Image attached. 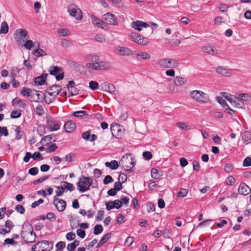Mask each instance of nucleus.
I'll return each instance as SVG.
<instances>
[{"label":"nucleus","mask_w":251,"mask_h":251,"mask_svg":"<svg viewBox=\"0 0 251 251\" xmlns=\"http://www.w3.org/2000/svg\"><path fill=\"white\" fill-rule=\"evenodd\" d=\"M190 95L193 100L200 103H206L209 100L208 96L205 93L201 91H191L190 92Z\"/></svg>","instance_id":"obj_3"},{"label":"nucleus","mask_w":251,"mask_h":251,"mask_svg":"<svg viewBox=\"0 0 251 251\" xmlns=\"http://www.w3.org/2000/svg\"><path fill=\"white\" fill-rule=\"evenodd\" d=\"M242 139L247 144L251 143V133L249 131H245L242 134Z\"/></svg>","instance_id":"obj_26"},{"label":"nucleus","mask_w":251,"mask_h":251,"mask_svg":"<svg viewBox=\"0 0 251 251\" xmlns=\"http://www.w3.org/2000/svg\"><path fill=\"white\" fill-rule=\"evenodd\" d=\"M114 179L113 178L109 175H107L105 176V178L103 179V183L104 184H107L109 183H111L113 182Z\"/></svg>","instance_id":"obj_60"},{"label":"nucleus","mask_w":251,"mask_h":251,"mask_svg":"<svg viewBox=\"0 0 251 251\" xmlns=\"http://www.w3.org/2000/svg\"><path fill=\"white\" fill-rule=\"evenodd\" d=\"M111 131L113 136L120 135L122 131L120 124L112 125L111 126Z\"/></svg>","instance_id":"obj_24"},{"label":"nucleus","mask_w":251,"mask_h":251,"mask_svg":"<svg viewBox=\"0 0 251 251\" xmlns=\"http://www.w3.org/2000/svg\"><path fill=\"white\" fill-rule=\"evenodd\" d=\"M178 61L174 58H163L159 60L157 62V65L163 68H176L179 65Z\"/></svg>","instance_id":"obj_5"},{"label":"nucleus","mask_w":251,"mask_h":251,"mask_svg":"<svg viewBox=\"0 0 251 251\" xmlns=\"http://www.w3.org/2000/svg\"><path fill=\"white\" fill-rule=\"evenodd\" d=\"M112 201L114 208L119 209L121 207L122 205V202L121 201L119 200H116Z\"/></svg>","instance_id":"obj_57"},{"label":"nucleus","mask_w":251,"mask_h":251,"mask_svg":"<svg viewBox=\"0 0 251 251\" xmlns=\"http://www.w3.org/2000/svg\"><path fill=\"white\" fill-rule=\"evenodd\" d=\"M239 193L246 196L251 192V188L245 183H241L238 188Z\"/></svg>","instance_id":"obj_21"},{"label":"nucleus","mask_w":251,"mask_h":251,"mask_svg":"<svg viewBox=\"0 0 251 251\" xmlns=\"http://www.w3.org/2000/svg\"><path fill=\"white\" fill-rule=\"evenodd\" d=\"M104 19L107 21L110 25H117L118 19L114 15L110 13H106L103 16Z\"/></svg>","instance_id":"obj_16"},{"label":"nucleus","mask_w":251,"mask_h":251,"mask_svg":"<svg viewBox=\"0 0 251 251\" xmlns=\"http://www.w3.org/2000/svg\"><path fill=\"white\" fill-rule=\"evenodd\" d=\"M136 58L138 59H149L151 58L150 54L141 51L136 54Z\"/></svg>","instance_id":"obj_33"},{"label":"nucleus","mask_w":251,"mask_h":251,"mask_svg":"<svg viewBox=\"0 0 251 251\" xmlns=\"http://www.w3.org/2000/svg\"><path fill=\"white\" fill-rule=\"evenodd\" d=\"M111 233H107L105 234L100 239V241L96 246V248L98 249L100 246H101L103 244L105 243L111 237Z\"/></svg>","instance_id":"obj_27"},{"label":"nucleus","mask_w":251,"mask_h":251,"mask_svg":"<svg viewBox=\"0 0 251 251\" xmlns=\"http://www.w3.org/2000/svg\"><path fill=\"white\" fill-rule=\"evenodd\" d=\"M130 38L133 42L143 46L147 44V41L145 40V38L137 33H131Z\"/></svg>","instance_id":"obj_11"},{"label":"nucleus","mask_w":251,"mask_h":251,"mask_svg":"<svg viewBox=\"0 0 251 251\" xmlns=\"http://www.w3.org/2000/svg\"><path fill=\"white\" fill-rule=\"evenodd\" d=\"M143 156L147 160H150L152 157L151 153L148 151L143 152Z\"/></svg>","instance_id":"obj_59"},{"label":"nucleus","mask_w":251,"mask_h":251,"mask_svg":"<svg viewBox=\"0 0 251 251\" xmlns=\"http://www.w3.org/2000/svg\"><path fill=\"white\" fill-rule=\"evenodd\" d=\"M15 209L20 214H24L25 211V209L24 206L21 204H18L15 207Z\"/></svg>","instance_id":"obj_62"},{"label":"nucleus","mask_w":251,"mask_h":251,"mask_svg":"<svg viewBox=\"0 0 251 251\" xmlns=\"http://www.w3.org/2000/svg\"><path fill=\"white\" fill-rule=\"evenodd\" d=\"M55 98L56 97H54L53 96H50L47 92H46L44 95V99L46 103L47 104H50L53 102L55 100Z\"/></svg>","instance_id":"obj_38"},{"label":"nucleus","mask_w":251,"mask_h":251,"mask_svg":"<svg viewBox=\"0 0 251 251\" xmlns=\"http://www.w3.org/2000/svg\"><path fill=\"white\" fill-rule=\"evenodd\" d=\"M67 11L71 16L75 17L77 20H80L83 18L82 11L75 4H69Z\"/></svg>","instance_id":"obj_7"},{"label":"nucleus","mask_w":251,"mask_h":251,"mask_svg":"<svg viewBox=\"0 0 251 251\" xmlns=\"http://www.w3.org/2000/svg\"><path fill=\"white\" fill-rule=\"evenodd\" d=\"M92 184V180L88 177L82 176L79 179L77 185L78 190L83 193L88 190Z\"/></svg>","instance_id":"obj_6"},{"label":"nucleus","mask_w":251,"mask_h":251,"mask_svg":"<svg viewBox=\"0 0 251 251\" xmlns=\"http://www.w3.org/2000/svg\"><path fill=\"white\" fill-rule=\"evenodd\" d=\"M49 177V176H44L43 177H41L35 181H33V183L34 185H37L40 183L42 182L43 181H45V180L47 179Z\"/></svg>","instance_id":"obj_58"},{"label":"nucleus","mask_w":251,"mask_h":251,"mask_svg":"<svg viewBox=\"0 0 251 251\" xmlns=\"http://www.w3.org/2000/svg\"><path fill=\"white\" fill-rule=\"evenodd\" d=\"M100 56L97 55H89L88 56V61L91 62V63L97 62L100 60Z\"/></svg>","instance_id":"obj_44"},{"label":"nucleus","mask_w":251,"mask_h":251,"mask_svg":"<svg viewBox=\"0 0 251 251\" xmlns=\"http://www.w3.org/2000/svg\"><path fill=\"white\" fill-rule=\"evenodd\" d=\"M103 231V227L100 225H96L94 228V234L98 235L101 233Z\"/></svg>","instance_id":"obj_42"},{"label":"nucleus","mask_w":251,"mask_h":251,"mask_svg":"<svg viewBox=\"0 0 251 251\" xmlns=\"http://www.w3.org/2000/svg\"><path fill=\"white\" fill-rule=\"evenodd\" d=\"M119 53L123 56H127L131 53V50L128 48L120 47L118 50Z\"/></svg>","instance_id":"obj_31"},{"label":"nucleus","mask_w":251,"mask_h":251,"mask_svg":"<svg viewBox=\"0 0 251 251\" xmlns=\"http://www.w3.org/2000/svg\"><path fill=\"white\" fill-rule=\"evenodd\" d=\"M238 98H239V99L240 100L242 101H248L250 100L251 97L249 94L247 93H243L239 94L238 96Z\"/></svg>","instance_id":"obj_39"},{"label":"nucleus","mask_w":251,"mask_h":251,"mask_svg":"<svg viewBox=\"0 0 251 251\" xmlns=\"http://www.w3.org/2000/svg\"><path fill=\"white\" fill-rule=\"evenodd\" d=\"M243 165L245 167L251 166V158L250 157H246L244 160Z\"/></svg>","instance_id":"obj_63"},{"label":"nucleus","mask_w":251,"mask_h":251,"mask_svg":"<svg viewBox=\"0 0 251 251\" xmlns=\"http://www.w3.org/2000/svg\"><path fill=\"white\" fill-rule=\"evenodd\" d=\"M36 114L39 116L44 115L45 112L43 107L41 105H38L35 108Z\"/></svg>","instance_id":"obj_45"},{"label":"nucleus","mask_w":251,"mask_h":251,"mask_svg":"<svg viewBox=\"0 0 251 251\" xmlns=\"http://www.w3.org/2000/svg\"><path fill=\"white\" fill-rule=\"evenodd\" d=\"M188 191L186 189L181 188L180 190L178 192L177 197H184L187 195Z\"/></svg>","instance_id":"obj_52"},{"label":"nucleus","mask_w":251,"mask_h":251,"mask_svg":"<svg viewBox=\"0 0 251 251\" xmlns=\"http://www.w3.org/2000/svg\"><path fill=\"white\" fill-rule=\"evenodd\" d=\"M21 115V110H13L11 113L10 117L11 118L16 119L20 117Z\"/></svg>","instance_id":"obj_47"},{"label":"nucleus","mask_w":251,"mask_h":251,"mask_svg":"<svg viewBox=\"0 0 251 251\" xmlns=\"http://www.w3.org/2000/svg\"><path fill=\"white\" fill-rule=\"evenodd\" d=\"M91 20L92 21L93 24L94 25L102 29H106L107 24L105 22L101 21L95 15H91Z\"/></svg>","instance_id":"obj_13"},{"label":"nucleus","mask_w":251,"mask_h":251,"mask_svg":"<svg viewBox=\"0 0 251 251\" xmlns=\"http://www.w3.org/2000/svg\"><path fill=\"white\" fill-rule=\"evenodd\" d=\"M33 54H34L37 57H41L43 56L47 55V53L45 52V51L41 49H40L39 48V43L38 44V49H36L34 52Z\"/></svg>","instance_id":"obj_34"},{"label":"nucleus","mask_w":251,"mask_h":251,"mask_svg":"<svg viewBox=\"0 0 251 251\" xmlns=\"http://www.w3.org/2000/svg\"><path fill=\"white\" fill-rule=\"evenodd\" d=\"M52 136L53 135H50L44 136L41 141V143L43 145H45L46 144H49V143H50L52 141L55 142L56 139H52Z\"/></svg>","instance_id":"obj_29"},{"label":"nucleus","mask_w":251,"mask_h":251,"mask_svg":"<svg viewBox=\"0 0 251 251\" xmlns=\"http://www.w3.org/2000/svg\"><path fill=\"white\" fill-rule=\"evenodd\" d=\"M61 90V87L59 85H52L48 88L46 91L50 96L56 97Z\"/></svg>","instance_id":"obj_15"},{"label":"nucleus","mask_w":251,"mask_h":251,"mask_svg":"<svg viewBox=\"0 0 251 251\" xmlns=\"http://www.w3.org/2000/svg\"><path fill=\"white\" fill-rule=\"evenodd\" d=\"M27 230L21 232V236L26 243H33L35 241L36 234L33 231L31 225L27 224L25 225Z\"/></svg>","instance_id":"obj_2"},{"label":"nucleus","mask_w":251,"mask_h":251,"mask_svg":"<svg viewBox=\"0 0 251 251\" xmlns=\"http://www.w3.org/2000/svg\"><path fill=\"white\" fill-rule=\"evenodd\" d=\"M47 75V74H44L41 76L35 77L34 78V83L38 85L43 84L46 80Z\"/></svg>","instance_id":"obj_25"},{"label":"nucleus","mask_w":251,"mask_h":251,"mask_svg":"<svg viewBox=\"0 0 251 251\" xmlns=\"http://www.w3.org/2000/svg\"><path fill=\"white\" fill-rule=\"evenodd\" d=\"M225 97L233 106L241 108L244 107V102L239 100L238 97L228 94H226Z\"/></svg>","instance_id":"obj_9"},{"label":"nucleus","mask_w":251,"mask_h":251,"mask_svg":"<svg viewBox=\"0 0 251 251\" xmlns=\"http://www.w3.org/2000/svg\"><path fill=\"white\" fill-rule=\"evenodd\" d=\"M56 197H60L63 195L64 193V188H63V186H58L57 187V190L56 191Z\"/></svg>","instance_id":"obj_56"},{"label":"nucleus","mask_w":251,"mask_h":251,"mask_svg":"<svg viewBox=\"0 0 251 251\" xmlns=\"http://www.w3.org/2000/svg\"><path fill=\"white\" fill-rule=\"evenodd\" d=\"M75 237V234L73 232H70L68 233L66 236V239L68 241H72L74 240Z\"/></svg>","instance_id":"obj_55"},{"label":"nucleus","mask_w":251,"mask_h":251,"mask_svg":"<svg viewBox=\"0 0 251 251\" xmlns=\"http://www.w3.org/2000/svg\"><path fill=\"white\" fill-rule=\"evenodd\" d=\"M15 39L17 43L21 44L22 42H24L29 37H28L27 32L25 29H18L16 31L15 33Z\"/></svg>","instance_id":"obj_8"},{"label":"nucleus","mask_w":251,"mask_h":251,"mask_svg":"<svg viewBox=\"0 0 251 251\" xmlns=\"http://www.w3.org/2000/svg\"><path fill=\"white\" fill-rule=\"evenodd\" d=\"M57 33L62 36H67L70 34V31L67 28L59 29L57 30Z\"/></svg>","instance_id":"obj_40"},{"label":"nucleus","mask_w":251,"mask_h":251,"mask_svg":"<svg viewBox=\"0 0 251 251\" xmlns=\"http://www.w3.org/2000/svg\"><path fill=\"white\" fill-rule=\"evenodd\" d=\"M89 87L93 90H97L99 87V84L95 81H91L89 82Z\"/></svg>","instance_id":"obj_51"},{"label":"nucleus","mask_w":251,"mask_h":251,"mask_svg":"<svg viewBox=\"0 0 251 251\" xmlns=\"http://www.w3.org/2000/svg\"><path fill=\"white\" fill-rule=\"evenodd\" d=\"M88 115L87 112L85 111H78L74 112L73 116L76 117L82 118Z\"/></svg>","instance_id":"obj_37"},{"label":"nucleus","mask_w":251,"mask_h":251,"mask_svg":"<svg viewBox=\"0 0 251 251\" xmlns=\"http://www.w3.org/2000/svg\"><path fill=\"white\" fill-rule=\"evenodd\" d=\"M63 184L62 185L63 188L64 189H67V190L73 191L75 190V187H74L73 184L69 183L66 181H63Z\"/></svg>","instance_id":"obj_41"},{"label":"nucleus","mask_w":251,"mask_h":251,"mask_svg":"<svg viewBox=\"0 0 251 251\" xmlns=\"http://www.w3.org/2000/svg\"><path fill=\"white\" fill-rule=\"evenodd\" d=\"M53 204L56 207L57 210L59 212L63 211L66 206V203L65 201L56 198V197L53 198Z\"/></svg>","instance_id":"obj_12"},{"label":"nucleus","mask_w":251,"mask_h":251,"mask_svg":"<svg viewBox=\"0 0 251 251\" xmlns=\"http://www.w3.org/2000/svg\"><path fill=\"white\" fill-rule=\"evenodd\" d=\"M176 126L180 128L188 130V126L185 123L183 122H177L176 123Z\"/></svg>","instance_id":"obj_53"},{"label":"nucleus","mask_w":251,"mask_h":251,"mask_svg":"<svg viewBox=\"0 0 251 251\" xmlns=\"http://www.w3.org/2000/svg\"><path fill=\"white\" fill-rule=\"evenodd\" d=\"M118 180L119 181H121L122 183L125 182L127 180V176L124 173H121L119 176Z\"/></svg>","instance_id":"obj_61"},{"label":"nucleus","mask_w":251,"mask_h":251,"mask_svg":"<svg viewBox=\"0 0 251 251\" xmlns=\"http://www.w3.org/2000/svg\"><path fill=\"white\" fill-rule=\"evenodd\" d=\"M64 127L66 132L70 133L75 130L76 127V126L74 122L69 121L65 123Z\"/></svg>","instance_id":"obj_22"},{"label":"nucleus","mask_w":251,"mask_h":251,"mask_svg":"<svg viewBox=\"0 0 251 251\" xmlns=\"http://www.w3.org/2000/svg\"><path fill=\"white\" fill-rule=\"evenodd\" d=\"M26 41L24 45V46L27 50H30L34 47V43L30 40H26Z\"/></svg>","instance_id":"obj_46"},{"label":"nucleus","mask_w":251,"mask_h":251,"mask_svg":"<svg viewBox=\"0 0 251 251\" xmlns=\"http://www.w3.org/2000/svg\"><path fill=\"white\" fill-rule=\"evenodd\" d=\"M32 89H30L29 88H26L24 87L23 90L21 91V94L24 97H27L28 98L30 96V94L32 92Z\"/></svg>","instance_id":"obj_43"},{"label":"nucleus","mask_w":251,"mask_h":251,"mask_svg":"<svg viewBox=\"0 0 251 251\" xmlns=\"http://www.w3.org/2000/svg\"><path fill=\"white\" fill-rule=\"evenodd\" d=\"M216 71L218 74L225 77L230 76L232 75L231 70L224 66H219L217 67L216 68Z\"/></svg>","instance_id":"obj_14"},{"label":"nucleus","mask_w":251,"mask_h":251,"mask_svg":"<svg viewBox=\"0 0 251 251\" xmlns=\"http://www.w3.org/2000/svg\"><path fill=\"white\" fill-rule=\"evenodd\" d=\"M69 93H70L71 96L76 95L78 94L79 90L75 86L71 87V89L69 88Z\"/></svg>","instance_id":"obj_50"},{"label":"nucleus","mask_w":251,"mask_h":251,"mask_svg":"<svg viewBox=\"0 0 251 251\" xmlns=\"http://www.w3.org/2000/svg\"><path fill=\"white\" fill-rule=\"evenodd\" d=\"M41 92L37 90L32 89V92L30 94L29 99L31 101L40 102L42 101L40 99Z\"/></svg>","instance_id":"obj_20"},{"label":"nucleus","mask_w":251,"mask_h":251,"mask_svg":"<svg viewBox=\"0 0 251 251\" xmlns=\"http://www.w3.org/2000/svg\"><path fill=\"white\" fill-rule=\"evenodd\" d=\"M38 169L37 167H33L28 170V173L32 176L36 175L38 173Z\"/></svg>","instance_id":"obj_64"},{"label":"nucleus","mask_w":251,"mask_h":251,"mask_svg":"<svg viewBox=\"0 0 251 251\" xmlns=\"http://www.w3.org/2000/svg\"><path fill=\"white\" fill-rule=\"evenodd\" d=\"M101 87L102 90L108 92L112 94H114L116 91L115 86L107 82L102 83L101 84Z\"/></svg>","instance_id":"obj_19"},{"label":"nucleus","mask_w":251,"mask_h":251,"mask_svg":"<svg viewBox=\"0 0 251 251\" xmlns=\"http://www.w3.org/2000/svg\"><path fill=\"white\" fill-rule=\"evenodd\" d=\"M95 39L99 42H102L105 41L104 36L102 34H98L95 36Z\"/></svg>","instance_id":"obj_54"},{"label":"nucleus","mask_w":251,"mask_h":251,"mask_svg":"<svg viewBox=\"0 0 251 251\" xmlns=\"http://www.w3.org/2000/svg\"><path fill=\"white\" fill-rule=\"evenodd\" d=\"M130 25L132 28L138 31H141L143 27L146 28L149 26L147 23L139 20L132 22Z\"/></svg>","instance_id":"obj_17"},{"label":"nucleus","mask_w":251,"mask_h":251,"mask_svg":"<svg viewBox=\"0 0 251 251\" xmlns=\"http://www.w3.org/2000/svg\"><path fill=\"white\" fill-rule=\"evenodd\" d=\"M124 219L125 216L123 214L120 213L117 215L116 223L118 225H121L125 222Z\"/></svg>","instance_id":"obj_49"},{"label":"nucleus","mask_w":251,"mask_h":251,"mask_svg":"<svg viewBox=\"0 0 251 251\" xmlns=\"http://www.w3.org/2000/svg\"><path fill=\"white\" fill-rule=\"evenodd\" d=\"M105 165L111 170H116L119 167L118 162L116 160H112L110 162H106Z\"/></svg>","instance_id":"obj_30"},{"label":"nucleus","mask_w":251,"mask_h":251,"mask_svg":"<svg viewBox=\"0 0 251 251\" xmlns=\"http://www.w3.org/2000/svg\"><path fill=\"white\" fill-rule=\"evenodd\" d=\"M151 177L155 179L160 178V175L158 174V170L155 168H152L151 170Z\"/></svg>","instance_id":"obj_48"},{"label":"nucleus","mask_w":251,"mask_h":251,"mask_svg":"<svg viewBox=\"0 0 251 251\" xmlns=\"http://www.w3.org/2000/svg\"><path fill=\"white\" fill-rule=\"evenodd\" d=\"M217 100L218 101V102L222 105L224 108H225L226 110H229L231 111H233V113L235 112V110H232V109L230 108L228 105L226 103L225 100H224L222 97H217Z\"/></svg>","instance_id":"obj_28"},{"label":"nucleus","mask_w":251,"mask_h":251,"mask_svg":"<svg viewBox=\"0 0 251 251\" xmlns=\"http://www.w3.org/2000/svg\"><path fill=\"white\" fill-rule=\"evenodd\" d=\"M202 50L203 51L212 55H216L218 53V50L212 46H205L203 47Z\"/></svg>","instance_id":"obj_23"},{"label":"nucleus","mask_w":251,"mask_h":251,"mask_svg":"<svg viewBox=\"0 0 251 251\" xmlns=\"http://www.w3.org/2000/svg\"><path fill=\"white\" fill-rule=\"evenodd\" d=\"M120 164L126 171H130L135 166V162L132 155L129 154L123 156Z\"/></svg>","instance_id":"obj_4"},{"label":"nucleus","mask_w":251,"mask_h":251,"mask_svg":"<svg viewBox=\"0 0 251 251\" xmlns=\"http://www.w3.org/2000/svg\"><path fill=\"white\" fill-rule=\"evenodd\" d=\"M8 31V25L6 22H3L1 23L0 33L6 34Z\"/></svg>","instance_id":"obj_36"},{"label":"nucleus","mask_w":251,"mask_h":251,"mask_svg":"<svg viewBox=\"0 0 251 251\" xmlns=\"http://www.w3.org/2000/svg\"><path fill=\"white\" fill-rule=\"evenodd\" d=\"M46 126L50 131H53L59 129L60 125L53 118L49 116L46 118Z\"/></svg>","instance_id":"obj_10"},{"label":"nucleus","mask_w":251,"mask_h":251,"mask_svg":"<svg viewBox=\"0 0 251 251\" xmlns=\"http://www.w3.org/2000/svg\"><path fill=\"white\" fill-rule=\"evenodd\" d=\"M28 102L26 100H21L19 98H16L12 101V105L14 106H20L22 108H25L28 105Z\"/></svg>","instance_id":"obj_18"},{"label":"nucleus","mask_w":251,"mask_h":251,"mask_svg":"<svg viewBox=\"0 0 251 251\" xmlns=\"http://www.w3.org/2000/svg\"><path fill=\"white\" fill-rule=\"evenodd\" d=\"M61 71V68L57 66L50 67V69L49 70L50 74L51 75H57L58 74L60 73Z\"/></svg>","instance_id":"obj_35"},{"label":"nucleus","mask_w":251,"mask_h":251,"mask_svg":"<svg viewBox=\"0 0 251 251\" xmlns=\"http://www.w3.org/2000/svg\"><path fill=\"white\" fill-rule=\"evenodd\" d=\"M86 67L95 71H107L112 69L111 64L106 61H99L95 63H87Z\"/></svg>","instance_id":"obj_1"},{"label":"nucleus","mask_w":251,"mask_h":251,"mask_svg":"<svg viewBox=\"0 0 251 251\" xmlns=\"http://www.w3.org/2000/svg\"><path fill=\"white\" fill-rule=\"evenodd\" d=\"M174 83L176 85H182L186 83V80L182 77L176 76Z\"/></svg>","instance_id":"obj_32"}]
</instances>
